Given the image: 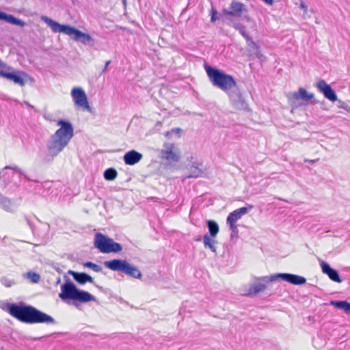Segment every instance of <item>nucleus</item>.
<instances>
[{
    "mask_svg": "<svg viewBox=\"0 0 350 350\" xmlns=\"http://www.w3.org/2000/svg\"><path fill=\"white\" fill-rule=\"evenodd\" d=\"M1 283L6 287H10L15 284V282L10 279L3 278L1 280Z\"/></svg>",
    "mask_w": 350,
    "mask_h": 350,
    "instance_id": "obj_34",
    "label": "nucleus"
},
{
    "mask_svg": "<svg viewBox=\"0 0 350 350\" xmlns=\"http://www.w3.org/2000/svg\"><path fill=\"white\" fill-rule=\"evenodd\" d=\"M301 8L303 9H306V6L304 4H301Z\"/></svg>",
    "mask_w": 350,
    "mask_h": 350,
    "instance_id": "obj_41",
    "label": "nucleus"
},
{
    "mask_svg": "<svg viewBox=\"0 0 350 350\" xmlns=\"http://www.w3.org/2000/svg\"><path fill=\"white\" fill-rule=\"evenodd\" d=\"M94 245L100 252L104 254L119 252L122 249L120 244L101 233L95 234Z\"/></svg>",
    "mask_w": 350,
    "mask_h": 350,
    "instance_id": "obj_7",
    "label": "nucleus"
},
{
    "mask_svg": "<svg viewBox=\"0 0 350 350\" xmlns=\"http://www.w3.org/2000/svg\"><path fill=\"white\" fill-rule=\"evenodd\" d=\"M182 129L180 128L173 129L165 133V136L169 139H173L174 137L179 138L182 133Z\"/></svg>",
    "mask_w": 350,
    "mask_h": 350,
    "instance_id": "obj_28",
    "label": "nucleus"
},
{
    "mask_svg": "<svg viewBox=\"0 0 350 350\" xmlns=\"http://www.w3.org/2000/svg\"><path fill=\"white\" fill-rule=\"evenodd\" d=\"M216 237L209 236L206 234L203 237V243L205 248H208L211 252L216 253V244L217 241L215 240Z\"/></svg>",
    "mask_w": 350,
    "mask_h": 350,
    "instance_id": "obj_24",
    "label": "nucleus"
},
{
    "mask_svg": "<svg viewBox=\"0 0 350 350\" xmlns=\"http://www.w3.org/2000/svg\"><path fill=\"white\" fill-rule=\"evenodd\" d=\"M204 68L209 81L215 87L227 93L237 107L244 108L245 107L239 91L238 90L233 91V89L237 87V83L232 76L207 64L204 65Z\"/></svg>",
    "mask_w": 350,
    "mask_h": 350,
    "instance_id": "obj_1",
    "label": "nucleus"
},
{
    "mask_svg": "<svg viewBox=\"0 0 350 350\" xmlns=\"http://www.w3.org/2000/svg\"><path fill=\"white\" fill-rule=\"evenodd\" d=\"M321 267L323 273L327 275L330 280L338 283L342 282V280L340 279L338 272L331 268L327 262L323 261L321 262Z\"/></svg>",
    "mask_w": 350,
    "mask_h": 350,
    "instance_id": "obj_21",
    "label": "nucleus"
},
{
    "mask_svg": "<svg viewBox=\"0 0 350 350\" xmlns=\"http://www.w3.org/2000/svg\"><path fill=\"white\" fill-rule=\"evenodd\" d=\"M234 27L237 29L245 39L250 51L256 55V57L259 58L261 57L262 54L260 51L258 45L254 42L252 38L246 33L245 28L240 24H234Z\"/></svg>",
    "mask_w": 350,
    "mask_h": 350,
    "instance_id": "obj_16",
    "label": "nucleus"
},
{
    "mask_svg": "<svg viewBox=\"0 0 350 350\" xmlns=\"http://www.w3.org/2000/svg\"><path fill=\"white\" fill-rule=\"evenodd\" d=\"M319 338H317L314 339V340H313V345H314V346L316 348H317V349H321V347H323L324 346L325 343H324L323 342H322L319 343V341H318V340H319Z\"/></svg>",
    "mask_w": 350,
    "mask_h": 350,
    "instance_id": "obj_35",
    "label": "nucleus"
},
{
    "mask_svg": "<svg viewBox=\"0 0 350 350\" xmlns=\"http://www.w3.org/2000/svg\"><path fill=\"white\" fill-rule=\"evenodd\" d=\"M117 172L113 168H109L104 172V177L107 180H113L117 176Z\"/></svg>",
    "mask_w": 350,
    "mask_h": 350,
    "instance_id": "obj_30",
    "label": "nucleus"
},
{
    "mask_svg": "<svg viewBox=\"0 0 350 350\" xmlns=\"http://www.w3.org/2000/svg\"><path fill=\"white\" fill-rule=\"evenodd\" d=\"M14 173L23 175V172L16 165L14 166H5L0 173V176L5 177L6 176H10Z\"/></svg>",
    "mask_w": 350,
    "mask_h": 350,
    "instance_id": "obj_25",
    "label": "nucleus"
},
{
    "mask_svg": "<svg viewBox=\"0 0 350 350\" xmlns=\"http://www.w3.org/2000/svg\"><path fill=\"white\" fill-rule=\"evenodd\" d=\"M186 161L191 172L189 177H198L202 174V171L200 170L202 163L199 160L197 153L193 152L187 153Z\"/></svg>",
    "mask_w": 350,
    "mask_h": 350,
    "instance_id": "obj_13",
    "label": "nucleus"
},
{
    "mask_svg": "<svg viewBox=\"0 0 350 350\" xmlns=\"http://www.w3.org/2000/svg\"><path fill=\"white\" fill-rule=\"evenodd\" d=\"M10 69V66H7L1 59H0V77H3L4 74Z\"/></svg>",
    "mask_w": 350,
    "mask_h": 350,
    "instance_id": "obj_33",
    "label": "nucleus"
},
{
    "mask_svg": "<svg viewBox=\"0 0 350 350\" xmlns=\"http://www.w3.org/2000/svg\"><path fill=\"white\" fill-rule=\"evenodd\" d=\"M24 277L29 279L33 283H38L40 280V276L39 274L31 271H29L25 273Z\"/></svg>",
    "mask_w": 350,
    "mask_h": 350,
    "instance_id": "obj_31",
    "label": "nucleus"
},
{
    "mask_svg": "<svg viewBox=\"0 0 350 350\" xmlns=\"http://www.w3.org/2000/svg\"><path fill=\"white\" fill-rule=\"evenodd\" d=\"M3 78L13 81L15 84L23 86L30 79L29 75L23 71L14 70L11 67L4 74Z\"/></svg>",
    "mask_w": 350,
    "mask_h": 350,
    "instance_id": "obj_14",
    "label": "nucleus"
},
{
    "mask_svg": "<svg viewBox=\"0 0 350 350\" xmlns=\"http://www.w3.org/2000/svg\"><path fill=\"white\" fill-rule=\"evenodd\" d=\"M68 273L80 284H84L86 282H93V278L85 273H78L71 270L68 271Z\"/></svg>",
    "mask_w": 350,
    "mask_h": 350,
    "instance_id": "obj_23",
    "label": "nucleus"
},
{
    "mask_svg": "<svg viewBox=\"0 0 350 350\" xmlns=\"http://www.w3.org/2000/svg\"><path fill=\"white\" fill-rule=\"evenodd\" d=\"M275 281V275L262 277H255L254 282L250 285H244L242 287L243 295L253 296L264 291L267 288V284Z\"/></svg>",
    "mask_w": 350,
    "mask_h": 350,
    "instance_id": "obj_5",
    "label": "nucleus"
},
{
    "mask_svg": "<svg viewBox=\"0 0 350 350\" xmlns=\"http://www.w3.org/2000/svg\"><path fill=\"white\" fill-rule=\"evenodd\" d=\"M206 223L209 232L208 234L212 237H217L219 232V226L217 223L213 220H208Z\"/></svg>",
    "mask_w": 350,
    "mask_h": 350,
    "instance_id": "obj_27",
    "label": "nucleus"
},
{
    "mask_svg": "<svg viewBox=\"0 0 350 350\" xmlns=\"http://www.w3.org/2000/svg\"><path fill=\"white\" fill-rule=\"evenodd\" d=\"M68 144L62 139L52 135L47 142V153L52 158H54L63 151Z\"/></svg>",
    "mask_w": 350,
    "mask_h": 350,
    "instance_id": "obj_12",
    "label": "nucleus"
},
{
    "mask_svg": "<svg viewBox=\"0 0 350 350\" xmlns=\"http://www.w3.org/2000/svg\"><path fill=\"white\" fill-rule=\"evenodd\" d=\"M252 208V206L241 207L234 210L228 215L226 223L229 226L230 230L232 232L231 236L237 235L238 233V228L236 222L241 219V217L246 215Z\"/></svg>",
    "mask_w": 350,
    "mask_h": 350,
    "instance_id": "obj_10",
    "label": "nucleus"
},
{
    "mask_svg": "<svg viewBox=\"0 0 350 350\" xmlns=\"http://www.w3.org/2000/svg\"><path fill=\"white\" fill-rule=\"evenodd\" d=\"M211 12H212V16H211V20L212 22H215L217 19V18L216 16L217 13V11L214 9H213Z\"/></svg>",
    "mask_w": 350,
    "mask_h": 350,
    "instance_id": "obj_36",
    "label": "nucleus"
},
{
    "mask_svg": "<svg viewBox=\"0 0 350 350\" xmlns=\"http://www.w3.org/2000/svg\"><path fill=\"white\" fill-rule=\"evenodd\" d=\"M70 96L76 108L89 112L92 111L88 96L81 87H74L70 91Z\"/></svg>",
    "mask_w": 350,
    "mask_h": 350,
    "instance_id": "obj_9",
    "label": "nucleus"
},
{
    "mask_svg": "<svg viewBox=\"0 0 350 350\" xmlns=\"http://www.w3.org/2000/svg\"><path fill=\"white\" fill-rule=\"evenodd\" d=\"M160 159L169 163H178L181 158V153L178 148L172 143H164L163 148L159 151Z\"/></svg>",
    "mask_w": 350,
    "mask_h": 350,
    "instance_id": "obj_8",
    "label": "nucleus"
},
{
    "mask_svg": "<svg viewBox=\"0 0 350 350\" xmlns=\"http://www.w3.org/2000/svg\"><path fill=\"white\" fill-rule=\"evenodd\" d=\"M57 126L59 128L53 135L70 143L74 136V129L71 122L68 120H59L57 122Z\"/></svg>",
    "mask_w": 350,
    "mask_h": 350,
    "instance_id": "obj_11",
    "label": "nucleus"
},
{
    "mask_svg": "<svg viewBox=\"0 0 350 350\" xmlns=\"http://www.w3.org/2000/svg\"><path fill=\"white\" fill-rule=\"evenodd\" d=\"M0 206L6 211H11L12 209V202L7 198L4 197L2 194L0 193Z\"/></svg>",
    "mask_w": 350,
    "mask_h": 350,
    "instance_id": "obj_29",
    "label": "nucleus"
},
{
    "mask_svg": "<svg viewBox=\"0 0 350 350\" xmlns=\"http://www.w3.org/2000/svg\"><path fill=\"white\" fill-rule=\"evenodd\" d=\"M143 157L142 154L132 150L127 152L123 157L124 161L126 165H133L139 162Z\"/></svg>",
    "mask_w": 350,
    "mask_h": 350,
    "instance_id": "obj_20",
    "label": "nucleus"
},
{
    "mask_svg": "<svg viewBox=\"0 0 350 350\" xmlns=\"http://www.w3.org/2000/svg\"><path fill=\"white\" fill-rule=\"evenodd\" d=\"M330 304L345 313L350 314V303L347 301H332Z\"/></svg>",
    "mask_w": 350,
    "mask_h": 350,
    "instance_id": "obj_26",
    "label": "nucleus"
},
{
    "mask_svg": "<svg viewBox=\"0 0 350 350\" xmlns=\"http://www.w3.org/2000/svg\"><path fill=\"white\" fill-rule=\"evenodd\" d=\"M59 297L64 301L73 300L80 302L95 301V297L88 292L78 289L70 281L67 280L61 286Z\"/></svg>",
    "mask_w": 350,
    "mask_h": 350,
    "instance_id": "obj_4",
    "label": "nucleus"
},
{
    "mask_svg": "<svg viewBox=\"0 0 350 350\" xmlns=\"http://www.w3.org/2000/svg\"><path fill=\"white\" fill-rule=\"evenodd\" d=\"M24 104H25V105H27V106L29 107L33 108V106H31V105L28 102H27V101H25V102H24Z\"/></svg>",
    "mask_w": 350,
    "mask_h": 350,
    "instance_id": "obj_40",
    "label": "nucleus"
},
{
    "mask_svg": "<svg viewBox=\"0 0 350 350\" xmlns=\"http://www.w3.org/2000/svg\"><path fill=\"white\" fill-rule=\"evenodd\" d=\"M104 265L107 268L112 271H122L134 278L139 279L142 277L140 271L136 267L131 265L124 260L114 259L108 260L105 261Z\"/></svg>",
    "mask_w": 350,
    "mask_h": 350,
    "instance_id": "obj_6",
    "label": "nucleus"
},
{
    "mask_svg": "<svg viewBox=\"0 0 350 350\" xmlns=\"http://www.w3.org/2000/svg\"><path fill=\"white\" fill-rule=\"evenodd\" d=\"M266 3L269 4V5H272L273 4V0H263Z\"/></svg>",
    "mask_w": 350,
    "mask_h": 350,
    "instance_id": "obj_38",
    "label": "nucleus"
},
{
    "mask_svg": "<svg viewBox=\"0 0 350 350\" xmlns=\"http://www.w3.org/2000/svg\"><path fill=\"white\" fill-rule=\"evenodd\" d=\"M84 267H87V268H90L96 272H100L102 270V268L99 265L94 264L93 262H85L84 264Z\"/></svg>",
    "mask_w": 350,
    "mask_h": 350,
    "instance_id": "obj_32",
    "label": "nucleus"
},
{
    "mask_svg": "<svg viewBox=\"0 0 350 350\" xmlns=\"http://www.w3.org/2000/svg\"><path fill=\"white\" fill-rule=\"evenodd\" d=\"M340 108L345 109L347 112L350 113V107L342 103L340 106Z\"/></svg>",
    "mask_w": 350,
    "mask_h": 350,
    "instance_id": "obj_37",
    "label": "nucleus"
},
{
    "mask_svg": "<svg viewBox=\"0 0 350 350\" xmlns=\"http://www.w3.org/2000/svg\"><path fill=\"white\" fill-rule=\"evenodd\" d=\"M111 63L110 61H107L106 63H105V68L103 70V72H105L107 68V66L109 65V64Z\"/></svg>",
    "mask_w": 350,
    "mask_h": 350,
    "instance_id": "obj_39",
    "label": "nucleus"
},
{
    "mask_svg": "<svg viewBox=\"0 0 350 350\" xmlns=\"http://www.w3.org/2000/svg\"><path fill=\"white\" fill-rule=\"evenodd\" d=\"M287 98L292 105L297 107V100H302L304 101H309L314 98V94L307 92L303 88H299L298 91L288 93Z\"/></svg>",
    "mask_w": 350,
    "mask_h": 350,
    "instance_id": "obj_15",
    "label": "nucleus"
},
{
    "mask_svg": "<svg viewBox=\"0 0 350 350\" xmlns=\"http://www.w3.org/2000/svg\"><path fill=\"white\" fill-rule=\"evenodd\" d=\"M317 88L324 95V96L330 101L335 102L338 100L335 92L324 80H320L317 83Z\"/></svg>",
    "mask_w": 350,
    "mask_h": 350,
    "instance_id": "obj_18",
    "label": "nucleus"
},
{
    "mask_svg": "<svg viewBox=\"0 0 350 350\" xmlns=\"http://www.w3.org/2000/svg\"><path fill=\"white\" fill-rule=\"evenodd\" d=\"M3 21L8 23L17 25L21 27L25 26V23L22 20L14 17L13 15L8 14L2 11H0V21Z\"/></svg>",
    "mask_w": 350,
    "mask_h": 350,
    "instance_id": "obj_22",
    "label": "nucleus"
},
{
    "mask_svg": "<svg viewBox=\"0 0 350 350\" xmlns=\"http://www.w3.org/2000/svg\"><path fill=\"white\" fill-rule=\"evenodd\" d=\"M40 19L51 28L53 32L63 33L75 42L88 44L94 40L90 34L83 33L72 26L60 24L46 16H41Z\"/></svg>",
    "mask_w": 350,
    "mask_h": 350,
    "instance_id": "obj_3",
    "label": "nucleus"
},
{
    "mask_svg": "<svg viewBox=\"0 0 350 350\" xmlns=\"http://www.w3.org/2000/svg\"><path fill=\"white\" fill-rule=\"evenodd\" d=\"M275 281L281 279L294 285H301L306 282L304 277L291 273H275Z\"/></svg>",
    "mask_w": 350,
    "mask_h": 350,
    "instance_id": "obj_17",
    "label": "nucleus"
},
{
    "mask_svg": "<svg viewBox=\"0 0 350 350\" xmlns=\"http://www.w3.org/2000/svg\"><path fill=\"white\" fill-rule=\"evenodd\" d=\"M8 311L16 319L27 323H53L54 319L49 315L31 306L10 304Z\"/></svg>",
    "mask_w": 350,
    "mask_h": 350,
    "instance_id": "obj_2",
    "label": "nucleus"
},
{
    "mask_svg": "<svg viewBox=\"0 0 350 350\" xmlns=\"http://www.w3.org/2000/svg\"><path fill=\"white\" fill-rule=\"evenodd\" d=\"M244 8L245 5L242 3L233 1L230 3L229 9L223 10V12L231 16L239 17L241 15Z\"/></svg>",
    "mask_w": 350,
    "mask_h": 350,
    "instance_id": "obj_19",
    "label": "nucleus"
}]
</instances>
